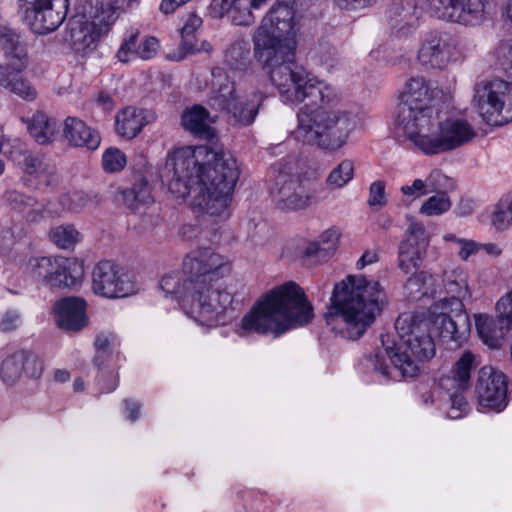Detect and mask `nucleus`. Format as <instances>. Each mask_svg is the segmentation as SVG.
Returning <instances> with one entry per match:
<instances>
[{"label": "nucleus", "mask_w": 512, "mask_h": 512, "mask_svg": "<svg viewBox=\"0 0 512 512\" xmlns=\"http://www.w3.org/2000/svg\"><path fill=\"white\" fill-rule=\"evenodd\" d=\"M236 158L208 146L181 147L168 154L162 180L177 198L192 192V205L222 220L230 216L232 194L239 178Z\"/></svg>", "instance_id": "obj_1"}, {"label": "nucleus", "mask_w": 512, "mask_h": 512, "mask_svg": "<svg viewBox=\"0 0 512 512\" xmlns=\"http://www.w3.org/2000/svg\"><path fill=\"white\" fill-rule=\"evenodd\" d=\"M293 4V0H276L269 9L254 38L255 57L263 62L281 98L297 101L310 96L316 101L333 97L332 90L310 78L295 61L299 27Z\"/></svg>", "instance_id": "obj_2"}, {"label": "nucleus", "mask_w": 512, "mask_h": 512, "mask_svg": "<svg viewBox=\"0 0 512 512\" xmlns=\"http://www.w3.org/2000/svg\"><path fill=\"white\" fill-rule=\"evenodd\" d=\"M386 303V295L377 281L363 275H349L337 283L325 319L343 338L358 340L374 323Z\"/></svg>", "instance_id": "obj_3"}, {"label": "nucleus", "mask_w": 512, "mask_h": 512, "mask_svg": "<svg viewBox=\"0 0 512 512\" xmlns=\"http://www.w3.org/2000/svg\"><path fill=\"white\" fill-rule=\"evenodd\" d=\"M395 330L399 337L398 344L389 346L382 338L384 353L376 352L366 356L363 365L367 371H373L388 380L392 378V371L386 364L387 356L393 364V370L398 371L403 378H413L419 374L421 364L435 355L429 322L423 315L404 312L396 319Z\"/></svg>", "instance_id": "obj_4"}, {"label": "nucleus", "mask_w": 512, "mask_h": 512, "mask_svg": "<svg viewBox=\"0 0 512 512\" xmlns=\"http://www.w3.org/2000/svg\"><path fill=\"white\" fill-rule=\"evenodd\" d=\"M312 318L313 307L304 290L291 281L275 287L255 303L242 318L239 335L271 333L278 337Z\"/></svg>", "instance_id": "obj_5"}, {"label": "nucleus", "mask_w": 512, "mask_h": 512, "mask_svg": "<svg viewBox=\"0 0 512 512\" xmlns=\"http://www.w3.org/2000/svg\"><path fill=\"white\" fill-rule=\"evenodd\" d=\"M322 83L332 90L333 97L316 98V101L310 96L297 101L282 100L292 104L307 100L297 114L298 125L292 132L296 140L335 152L347 144L349 136L358 127L359 117L349 110L331 109L330 106L338 101L337 93L334 88Z\"/></svg>", "instance_id": "obj_6"}, {"label": "nucleus", "mask_w": 512, "mask_h": 512, "mask_svg": "<svg viewBox=\"0 0 512 512\" xmlns=\"http://www.w3.org/2000/svg\"><path fill=\"white\" fill-rule=\"evenodd\" d=\"M183 271L190 285L194 287L193 304L189 308L188 315L201 325H216L225 311L231 307L233 296L230 292L216 293L217 301L208 304L203 288L207 283H218L229 273L227 261L211 248H198L185 256Z\"/></svg>", "instance_id": "obj_7"}, {"label": "nucleus", "mask_w": 512, "mask_h": 512, "mask_svg": "<svg viewBox=\"0 0 512 512\" xmlns=\"http://www.w3.org/2000/svg\"><path fill=\"white\" fill-rule=\"evenodd\" d=\"M264 96L260 92L247 95L237 93L235 83L227 81L221 84L208 103L210 107L226 115L227 121L233 126H249L258 115Z\"/></svg>", "instance_id": "obj_8"}, {"label": "nucleus", "mask_w": 512, "mask_h": 512, "mask_svg": "<svg viewBox=\"0 0 512 512\" xmlns=\"http://www.w3.org/2000/svg\"><path fill=\"white\" fill-rule=\"evenodd\" d=\"M473 102L483 120L495 126L512 121V83L501 79L475 86Z\"/></svg>", "instance_id": "obj_9"}, {"label": "nucleus", "mask_w": 512, "mask_h": 512, "mask_svg": "<svg viewBox=\"0 0 512 512\" xmlns=\"http://www.w3.org/2000/svg\"><path fill=\"white\" fill-rule=\"evenodd\" d=\"M437 120L438 111L434 107H397V128L426 155Z\"/></svg>", "instance_id": "obj_10"}, {"label": "nucleus", "mask_w": 512, "mask_h": 512, "mask_svg": "<svg viewBox=\"0 0 512 512\" xmlns=\"http://www.w3.org/2000/svg\"><path fill=\"white\" fill-rule=\"evenodd\" d=\"M133 276L116 263L99 261L92 271V290L106 298L126 297L135 292Z\"/></svg>", "instance_id": "obj_11"}, {"label": "nucleus", "mask_w": 512, "mask_h": 512, "mask_svg": "<svg viewBox=\"0 0 512 512\" xmlns=\"http://www.w3.org/2000/svg\"><path fill=\"white\" fill-rule=\"evenodd\" d=\"M477 135L473 125L464 118L449 117L437 120L427 155L455 150L470 143Z\"/></svg>", "instance_id": "obj_12"}, {"label": "nucleus", "mask_w": 512, "mask_h": 512, "mask_svg": "<svg viewBox=\"0 0 512 512\" xmlns=\"http://www.w3.org/2000/svg\"><path fill=\"white\" fill-rule=\"evenodd\" d=\"M475 367V356L465 351L456 361L448 375L440 379V386L449 393L451 407L448 416L452 419L461 418L466 410L467 402L462 393L470 385L471 371Z\"/></svg>", "instance_id": "obj_13"}, {"label": "nucleus", "mask_w": 512, "mask_h": 512, "mask_svg": "<svg viewBox=\"0 0 512 512\" xmlns=\"http://www.w3.org/2000/svg\"><path fill=\"white\" fill-rule=\"evenodd\" d=\"M25 19L38 34L55 31L67 16L68 0H21Z\"/></svg>", "instance_id": "obj_14"}, {"label": "nucleus", "mask_w": 512, "mask_h": 512, "mask_svg": "<svg viewBox=\"0 0 512 512\" xmlns=\"http://www.w3.org/2000/svg\"><path fill=\"white\" fill-rule=\"evenodd\" d=\"M429 11L438 19L476 25L484 16L483 0H429Z\"/></svg>", "instance_id": "obj_15"}, {"label": "nucleus", "mask_w": 512, "mask_h": 512, "mask_svg": "<svg viewBox=\"0 0 512 512\" xmlns=\"http://www.w3.org/2000/svg\"><path fill=\"white\" fill-rule=\"evenodd\" d=\"M429 245L423 223L412 221L407 229L406 237L398 247V267L405 274L418 269L424 260Z\"/></svg>", "instance_id": "obj_16"}, {"label": "nucleus", "mask_w": 512, "mask_h": 512, "mask_svg": "<svg viewBox=\"0 0 512 512\" xmlns=\"http://www.w3.org/2000/svg\"><path fill=\"white\" fill-rule=\"evenodd\" d=\"M476 392L483 407L501 411L507 405V377L491 366L478 372Z\"/></svg>", "instance_id": "obj_17"}, {"label": "nucleus", "mask_w": 512, "mask_h": 512, "mask_svg": "<svg viewBox=\"0 0 512 512\" xmlns=\"http://www.w3.org/2000/svg\"><path fill=\"white\" fill-rule=\"evenodd\" d=\"M42 373V361L27 350H15L8 354L0 365V378L7 386L15 385L23 375L38 379Z\"/></svg>", "instance_id": "obj_18"}, {"label": "nucleus", "mask_w": 512, "mask_h": 512, "mask_svg": "<svg viewBox=\"0 0 512 512\" xmlns=\"http://www.w3.org/2000/svg\"><path fill=\"white\" fill-rule=\"evenodd\" d=\"M456 43L447 35L432 34L421 45L418 60L426 69H444L456 58Z\"/></svg>", "instance_id": "obj_19"}, {"label": "nucleus", "mask_w": 512, "mask_h": 512, "mask_svg": "<svg viewBox=\"0 0 512 512\" xmlns=\"http://www.w3.org/2000/svg\"><path fill=\"white\" fill-rule=\"evenodd\" d=\"M275 185L282 208L289 210L309 207L315 196V189L298 177L279 173Z\"/></svg>", "instance_id": "obj_20"}, {"label": "nucleus", "mask_w": 512, "mask_h": 512, "mask_svg": "<svg viewBox=\"0 0 512 512\" xmlns=\"http://www.w3.org/2000/svg\"><path fill=\"white\" fill-rule=\"evenodd\" d=\"M450 305H440L436 318L433 321V327L438 333L442 342H455L457 345L466 338L470 331V322L468 315L462 311V308L456 309L454 315L449 314ZM431 313L433 309L431 308Z\"/></svg>", "instance_id": "obj_21"}, {"label": "nucleus", "mask_w": 512, "mask_h": 512, "mask_svg": "<svg viewBox=\"0 0 512 512\" xmlns=\"http://www.w3.org/2000/svg\"><path fill=\"white\" fill-rule=\"evenodd\" d=\"M24 180L35 189L55 187L58 184L57 168L44 157L29 155L24 161Z\"/></svg>", "instance_id": "obj_22"}, {"label": "nucleus", "mask_w": 512, "mask_h": 512, "mask_svg": "<svg viewBox=\"0 0 512 512\" xmlns=\"http://www.w3.org/2000/svg\"><path fill=\"white\" fill-rule=\"evenodd\" d=\"M56 322L61 329L80 331L88 324L86 302L77 297H66L54 305Z\"/></svg>", "instance_id": "obj_23"}, {"label": "nucleus", "mask_w": 512, "mask_h": 512, "mask_svg": "<svg viewBox=\"0 0 512 512\" xmlns=\"http://www.w3.org/2000/svg\"><path fill=\"white\" fill-rule=\"evenodd\" d=\"M100 35L87 15L77 14L69 20L65 40L75 52L85 53L95 47Z\"/></svg>", "instance_id": "obj_24"}, {"label": "nucleus", "mask_w": 512, "mask_h": 512, "mask_svg": "<svg viewBox=\"0 0 512 512\" xmlns=\"http://www.w3.org/2000/svg\"><path fill=\"white\" fill-rule=\"evenodd\" d=\"M62 132L65 141L72 147L93 151L101 143L99 132L78 117L68 116L64 120Z\"/></svg>", "instance_id": "obj_25"}, {"label": "nucleus", "mask_w": 512, "mask_h": 512, "mask_svg": "<svg viewBox=\"0 0 512 512\" xmlns=\"http://www.w3.org/2000/svg\"><path fill=\"white\" fill-rule=\"evenodd\" d=\"M0 46L10 69L17 73L26 69L29 63L27 48L15 29L4 25L0 26Z\"/></svg>", "instance_id": "obj_26"}, {"label": "nucleus", "mask_w": 512, "mask_h": 512, "mask_svg": "<svg viewBox=\"0 0 512 512\" xmlns=\"http://www.w3.org/2000/svg\"><path fill=\"white\" fill-rule=\"evenodd\" d=\"M443 284L447 294L451 297L443 298L432 305L433 313H436L440 305L455 306L456 309L463 307L462 300L470 298L471 293L468 287V274L462 268H454L444 272Z\"/></svg>", "instance_id": "obj_27"}, {"label": "nucleus", "mask_w": 512, "mask_h": 512, "mask_svg": "<svg viewBox=\"0 0 512 512\" xmlns=\"http://www.w3.org/2000/svg\"><path fill=\"white\" fill-rule=\"evenodd\" d=\"M83 276V263L76 258L54 257L49 286L72 288L82 281Z\"/></svg>", "instance_id": "obj_28"}, {"label": "nucleus", "mask_w": 512, "mask_h": 512, "mask_svg": "<svg viewBox=\"0 0 512 512\" xmlns=\"http://www.w3.org/2000/svg\"><path fill=\"white\" fill-rule=\"evenodd\" d=\"M153 120L154 115L150 111L128 106L117 113L115 129L119 136L130 140L135 138Z\"/></svg>", "instance_id": "obj_29"}, {"label": "nucleus", "mask_w": 512, "mask_h": 512, "mask_svg": "<svg viewBox=\"0 0 512 512\" xmlns=\"http://www.w3.org/2000/svg\"><path fill=\"white\" fill-rule=\"evenodd\" d=\"M210 121L212 120L209 112L201 105L192 106L181 117V124L185 130L204 139L215 137V131L209 125Z\"/></svg>", "instance_id": "obj_30"}, {"label": "nucleus", "mask_w": 512, "mask_h": 512, "mask_svg": "<svg viewBox=\"0 0 512 512\" xmlns=\"http://www.w3.org/2000/svg\"><path fill=\"white\" fill-rule=\"evenodd\" d=\"M431 101L432 95L427 81L423 77H412L406 82L398 105L433 107Z\"/></svg>", "instance_id": "obj_31"}, {"label": "nucleus", "mask_w": 512, "mask_h": 512, "mask_svg": "<svg viewBox=\"0 0 512 512\" xmlns=\"http://www.w3.org/2000/svg\"><path fill=\"white\" fill-rule=\"evenodd\" d=\"M137 36L132 35L121 45L117 57L121 62H128L132 55L143 60L153 58L159 50V41L155 37L145 38L136 48Z\"/></svg>", "instance_id": "obj_32"}, {"label": "nucleus", "mask_w": 512, "mask_h": 512, "mask_svg": "<svg viewBox=\"0 0 512 512\" xmlns=\"http://www.w3.org/2000/svg\"><path fill=\"white\" fill-rule=\"evenodd\" d=\"M118 0H96L88 19L100 34L105 33L118 18Z\"/></svg>", "instance_id": "obj_33"}, {"label": "nucleus", "mask_w": 512, "mask_h": 512, "mask_svg": "<svg viewBox=\"0 0 512 512\" xmlns=\"http://www.w3.org/2000/svg\"><path fill=\"white\" fill-rule=\"evenodd\" d=\"M11 209L23 214L29 222H38L43 218V206L34 198L18 191H7L4 195Z\"/></svg>", "instance_id": "obj_34"}, {"label": "nucleus", "mask_w": 512, "mask_h": 512, "mask_svg": "<svg viewBox=\"0 0 512 512\" xmlns=\"http://www.w3.org/2000/svg\"><path fill=\"white\" fill-rule=\"evenodd\" d=\"M159 286L166 295H170L177 300L190 298V307L192 306L194 287L190 285V281H188V277L184 275L183 270L181 272L177 271L164 275L159 282Z\"/></svg>", "instance_id": "obj_35"}, {"label": "nucleus", "mask_w": 512, "mask_h": 512, "mask_svg": "<svg viewBox=\"0 0 512 512\" xmlns=\"http://www.w3.org/2000/svg\"><path fill=\"white\" fill-rule=\"evenodd\" d=\"M27 128L37 143L47 144L54 139L57 121L44 112L37 111L27 120Z\"/></svg>", "instance_id": "obj_36"}, {"label": "nucleus", "mask_w": 512, "mask_h": 512, "mask_svg": "<svg viewBox=\"0 0 512 512\" xmlns=\"http://www.w3.org/2000/svg\"><path fill=\"white\" fill-rule=\"evenodd\" d=\"M479 336L485 344L494 348L500 345V341L508 333L512 325L500 323V319H487L479 316L476 320Z\"/></svg>", "instance_id": "obj_37"}, {"label": "nucleus", "mask_w": 512, "mask_h": 512, "mask_svg": "<svg viewBox=\"0 0 512 512\" xmlns=\"http://www.w3.org/2000/svg\"><path fill=\"white\" fill-rule=\"evenodd\" d=\"M432 281V274L426 271L414 273L404 284L405 297L412 301L421 300L424 297H432L434 290L429 287Z\"/></svg>", "instance_id": "obj_38"}, {"label": "nucleus", "mask_w": 512, "mask_h": 512, "mask_svg": "<svg viewBox=\"0 0 512 512\" xmlns=\"http://www.w3.org/2000/svg\"><path fill=\"white\" fill-rule=\"evenodd\" d=\"M0 84L9 89L10 92L19 96L26 101H33L37 97L36 89L30 82L22 77L10 76L7 74V69L0 65Z\"/></svg>", "instance_id": "obj_39"}, {"label": "nucleus", "mask_w": 512, "mask_h": 512, "mask_svg": "<svg viewBox=\"0 0 512 512\" xmlns=\"http://www.w3.org/2000/svg\"><path fill=\"white\" fill-rule=\"evenodd\" d=\"M355 163L352 159L341 160L328 174L325 183L331 190L342 189L354 178Z\"/></svg>", "instance_id": "obj_40"}, {"label": "nucleus", "mask_w": 512, "mask_h": 512, "mask_svg": "<svg viewBox=\"0 0 512 512\" xmlns=\"http://www.w3.org/2000/svg\"><path fill=\"white\" fill-rule=\"evenodd\" d=\"M202 25V19L194 14L189 15L187 21L181 29V48L183 53L179 56L171 57L174 60H182L187 54L195 53L196 40L195 33L198 28Z\"/></svg>", "instance_id": "obj_41"}, {"label": "nucleus", "mask_w": 512, "mask_h": 512, "mask_svg": "<svg viewBox=\"0 0 512 512\" xmlns=\"http://www.w3.org/2000/svg\"><path fill=\"white\" fill-rule=\"evenodd\" d=\"M250 49L242 41L233 43L225 52V63L232 70L244 71L250 63Z\"/></svg>", "instance_id": "obj_42"}, {"label": "nucleus", "mask_w": 512, "mask_h": 512, "mask_svg": "<svg viewBox=\"0 0 512 512\" xmlns=\"http://www.w3.org/2000/svg\"><path fill=\"white\" fill-rule=\"evenodd\" d=\"M123 202L129 209H136L140 204L151 200V190L145 179H140L122 193Z\"/></svg>", "instance_id": "obj_43"}, {"label": "nucleus", "mask_w": 512, "mask_h": 512, "mask_svg": "<svg viewBox=\"0 0 512 512\" xmlns=\"http://www.w3.org/2000/svg\"><path fill=\"white\" fill-rule=\"evenodd\" d=\"M54 257L30 258L24 266L25 273L31 278L49 286Z\"/></svg>", "instance_id": "obj_44"}, {"label": "nucleus", "mask_w": 512, "mask_h": 512, "mask_svg": "<svg viewBox=\"0 0 512 512\" xmlns=\"http://www.w3.org/2000/svg\"><path fill=\"white\" fill-rule=\"evenodd\" d=\"M51 241L61 249H68L81 240L80 232L73 225H60L49 232Z\"/></svg>", "instance_id": "obj_45"}, {"label": "nucleus", "mask_w": 512, "mask_h": 512, "mask_svg": "<svg viewBox=\"0 0 512 512\" xmlns=\"http://www.w3.org/2000/svg\"><path fill=\"white\" fill-rule=\"evenodd\" d=\"M452 206L446 192H438L423 202L419 212L425 216H438L446 213Z\"/></svg>", "instance_id": "obj_46"}, {"label": "nucleus", "mask_w": 512, "mask_h": 512, "mask_svg": "<svg viewBox=\"0 0 512 512\" xmlns=\"http://www.w3.org/2000/svg\"><path fill=\"white\" fill-rule=\"evenodd\" d=\"M443 239L455 245L457 255L463 261H466L470 256L480 251V243L471 239L459 238L451 233L444 235Z\"/></svg>", "instance_id": "obj_47"}, {"label": "nucleus", "mask_w": 512, "mask_h": 512, "mask_svg": "<svg viewBox=\"0 0 512 512\" xmlns=\"http://www.w3.org/2000/svg\"><path fill=\"white\" fill-rule=\"evenodd\" d=\"M126 165V156L118 148L110 147L102 155V167L108 173L118 172Z\"/></svg>", "instance_id": "obj_48"}, {"label": "nucleus", "mask_w": 512, "mask_h": 512, "mask_svg": "<svg viewBox=\"0 0 512 512\" xmlns=\"http://www.w3.org/2000/svg\"><path fill=\"white\" fill-rule=\"evenodd\" d=\"M90 197L80 191L69 192L59 198V203L63 210L80 211L88 205Z\"/></svg>", "instance_id": "obj_49"}, {"label": "nucleus", "mask_w": 512, "mask_h": 512, "mask_svg": "<svg viewBox=\"0 0 512 512\" xmlns=\"http://www.w3.org/2000/svg\"><path fill=\"white\" fill-rule=\"evenodd\" d=\"M115 342V336L112 333L101 332L97 335L94 346L96 350V355L93 359L95 365H100V353L103 355H111L112 347Z\"/></svg>", "instance_id": "obj_50"}, {"label": "nucleus", "mask_w": 512, "mask_h": 512, "mask_svg": "<svg viewBox=\"0 0 512 512\" xmlns=\"http://www.w3.org/2000/svg\"><path fill=\"white\" fill-rule=\"evenodd\" d=\"M385 189L386 184L382 180H377L371 183L367 200L370 207H384L387 204Z\"/></svg>", "instance_id": "obj_51"}, {"label": "nucleus", "mask_w": 512, "mask_h": 512, "mask_svg": "<svg viewBox=\"0 0 512 512\" xmlns=\"http://www.w3.org/2000/svg\"><path fill=\"white\" fill-rule=\"evenodd\" d=\"M496 311L500 323L512 325V290L498 300Z\"/></svg>", "instance_id": "obj_52"}, {"label": "nucleus", "mask_w": 512, "mask_h": 512, "mask_svg": "<svg viewBox=\"0 0 512 512\" xmlns=\"http://www.w3.org/2000/svg\"><path fill=\"white\" fill-rule=\"evenodd\" d=\"M511 223L512 213H510L508 206L506 208L500 205L496 206L491 215V224L496 228V230H506Z\"/></svg>", "instance_id": "obj_53"}, {"label": "nucleus", "mask_w": 512, "mask_h": 512, "mask_svg": "<svg viewBox=\"0 0 512 512\" xmlns=\"http://www.w3.org/2000/svg\"><path fill=\"white\" fill-rule=\"evenodd\" d=\"M238 7H234L230 17L232 22L236 25H251L254 22V15L249 9V2L245 1L242 4H238Z\"/></svg>", "instance_id": "obj_54"}, {"label": "nucleus", "mask_w": 512, "mask_h": 512, "mask_svg": "<svg viewBox=\"0 0 512 512\" xmlns=\"http://www.w3.org/2000/svg\"><path fill=\"white\" fill-rule=\"evenodd\" d=\"M304 254L306 257L313 259L315 262H322L328 260L334 253L323 247L317 240L308 243L305 248Z\"/></svg>", "instance_id": "obj_55"}, {"label": "nucleus", "mask_w": 512, "mask_h": 512, "mask_svg": "<svg viewBox=\"0 0 512 512\" xmlns=\"http://www.w3.org/2000/svg\"><path fill=\"white\" fill-rule=\"evenodd\" d=\"M21 323V313L18 310L9 309L1 317L0 329L3 332L16 330Z\"/></svg>", "instance_id": "obj_56"}, {"label": "nucleus", "mask_w": 512, "mask_h": 512, "mask_svg": "<svg viewBox=\"0 0 512 512\" xmlns=\"http://www.w3.org/2000/svg\"><path fill=\"white\" fill-rule=\"evenodd\" d=\"M316 53L319 61L328 67H333L337 63V51L329 43H319Z\"/></svg>", "instance_id": "obj_57"}, {"label": "nucleus", "mask_w": 512, "mask_h": 512, "mask_svg": "<svg viewBox=\"0 0 512 512\" xmlns=\"http://www.w3.org/2000/svg\"><path fill=\"white\" fill-rule=\"evenodd\" d=\"M400 190L403 195L409 196L412 199L429 194L424 181L419 178L414 179L411 185H403Z\"/></svg>", "instance_id": "obj_58"}, {"label": "nucleus", "mask_w": 512, "mask_h": 512, "mask_svg": "<svg viewBox=\"0 0 512 512\" xmlns=\"http://www.w3.org/2000/svg\"><path fill=\"white\" fill-rule=\"evenodd\" d=\"M231 2V0H212L210 4V13L216 18H221L226 13L231 14L233 8L238 7L235 3Z\"/></svg>", "instance_id": "obj_59"}, {"label": "nucleus", "mask_w": 512, "mask_h": 512, "mask_svg": "<svg viewBox=\"0 0 512 512\" xmlns=\"http://www.w3.org/2000/svg\"><path fill=\"white\" fill-rule=\"evenodd\" d=\"M317 241L334 253L339 243V233L335 229H328L319 235Z\"/></svg>", "instance_id": "obj_60"}, {"label": "nucleus", "mask_w": 512, "mask_h": 512, "mask_svg": "<svg viewBox=\"0 0 512 512\" xmlns=\"http://www.w3.org/2000/svg\"><path fill=\"white\" fill-rule=\"evenodd\" d=\"M444 178L445 176L441 173V171L435 169L431 171L430 174L423 181L429 193H433L438 191L442 187L441 180H443Z\"/></svg>", "instance_id": "obj_61"}, {"label": "nucleus", "mask_w": 512, "mask_h": 512, "mask_svg": "<svg viewBox=\"0 0 512 512\" xmlns=\"http://www.w3.org/2000/svg\"><path fill=\"white\" fill-rule=\"evenodd\" d=\"M333 3L341 9L356 10L365 8L373 3L374 0H332Z\"/></svg>", "instance_id": "obj_62"}, {"label": "nucleus", "mask_w": 512, "mask_h": 512, "mask_svg": "<svg viewBox=\"0 0 512 512\" xmlns=\"http://www.w3.org/2000/svg\"><path fill=\"white\" fill-rule=\"evenodd\" d=\"M201 229L194 224H185L181 228V235L185 240L192 241L201 238Z\"/></svg>", "instance_id": "obj_63"}, {"label": "nucleus", "mask_w": 512, "mask_h": 512, "mask_svg": "<svg viewBox=\"0 0 512 512\" xmlns=\"http://www.w3.org/2000/svg\"><path fill=\"white\" fill-rule=\"evenodd\" d=\"M211 74H212V77H213V81H212V86H213L212 95H214L215 92L217 91V89L219 88V86L221 84L226 83V80L227 81H230V80L226 76L224 69L221 68V67H214L212 69V71H211Z\"/></svg>", "instance_id": "obj_64"}]
</instances>
